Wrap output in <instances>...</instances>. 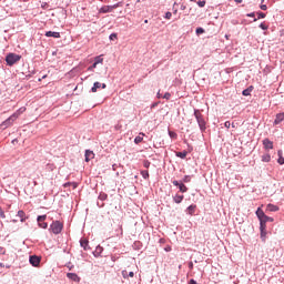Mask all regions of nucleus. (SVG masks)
Instances as JSON below:
<instances>
[{
    "label": "nucleus",
    "instance_id": "a19ab883",
    "mask_svg": "<svg viewBox=\"0 0 284 284\" xmlns=\"http://www.w3.org/2000/svg\"><path fill=\"white\" fill-rule=\"evenodd\" d=\"M109 39H110L111 41L114 40V39H116V33H111L110 37H109Z\"/></svg>",
    "mask_w": 284,
    "mask_h": 284
},
{
    "label": "nucleus",
    "instance_id": "7ed1b4c3",
    "mask_svg": "<svg viewBox=\"0 0 284 284\" xmlns=\"http://www.w3.org/2000/svg\"><path fill=\"white\" fill-rule=\"evenodd\" d=\"M21 61V55L17 53H9L6 57V63L7 65H14V63H19Z\"/></svg>",
    "mask_w": 284,
    "mask_h": 284
},
{
    "label": "nucleus",
    "instance_id": "603ef678",
    "mask_svg": "<svg viewBox=\"0 0 284 284\" xmlns=\"http://www.w3.org/2000/svg\"><path fill=\"white\" fill-rule=\"evenodd\" d=\"M18 216H19L20 221H23V216L22 215H18Z\"/></svg>",
    "mask_w": 284,
    "mask_h": 284
},
{
    "label": "nucleus",
    "instance_id": "49530a36",
    "mask_svg": "<svg viewBox=\"0 0 284 284\" xmlns=\"http://www.w3.org/2000/svg\"><path fill=\"white\" fill-rule=\"evenodd\" d=\"M189 284H197L195 280H190Z\"/></svg>",
    "mask_w": 284,
    "mask_h": 284
},
{
    "label": "nucleus",
    "instance_id": "dca6fc26",
    "mask_svg": "<svg viewBox=\"0 0 284 284\" xmlns=\"http://www.w3.org/2000/svg\"><path fill=\"white\" fill-rule=\"evenodd\" d=\"M67 276L68 278H70L71 281H74L75 283H79L80 281L79 275H77V273H68Z\"/></svg>",
    "mask_w": 284,
    "mask_h": 284
},
{
    "label": "nucleus",
    "instance_id": "f704fd0d",
    "mask_svg": "<svg viewBox=\"0 0 284 284\" xmlns=\"http://www.w3.org/2000/svg\"><path fill=\"white\" fill-rule=\"evenodd\" d=\"M260 28H261V30H267L270 27L267 24H265L264 22H262L260 24Z\"/></svg>",
    "mask_w": 284,
    "mask_h": 284
},
{
    "label": "nucleus",
    "instance_id": "3c124183",
    "mask_svg": "<svg viewBox=\"0 0 284 284\" xmlns=\"http://www.w3.org/2000/svg\"><path fill=\"white\" fill-rule=\"evenodd\" d=\"M68 186H70V182H67V183L64 184V187H68Z\"/></svg>",
    "mask_w": 284,
    "mask_h": 284
},
{
    "label": "nucleus",
    "instance_id": "09e8293b",
    "mask_svg": "<svg viewBox=\"0 0 284 284\" xmlns=\"http://www.w3.org/2000/svg\"><path fill=\"white\" fill-rule=\"evenodd\" d=\"M235 3H243V0H234Z\"/></svg>",
    "mask_w": 284,
    "mask_h": 284
},
{
    "label": "nucleus",
    "instance_id": "5701e85b",
    "mask_svg": "<svg viewBox=\"0 0 284 284\" xmlns=\"http://www.w3.org/2000/svg\"><path fill=\"white\" fill-rule=\"evenodd\" d=\"M80 245L83 247V250H88V240H81Z\"/></svg>",
    "mask_w": 284,
    "mask_h": 284
},
{
    "label": "nucleus",
    "instance_id": "f03ea898",
    "mask_svg": "<svg viewBox=\"0 0 284 284\" xmlns=\"http://www.w3.org/2000/svg\"><path fill=\"white\" fill-rule=\"evenodd\" d=\"M194 116L196 119L200 131L205 132V130H207V123L205 122V118H203V113H201V110L194 109Z\"/></svg>",
    "mask_w": 284,
    "mask_h": 284
},
{
    "label": "nucleus",
    "instance_id": "423d86ee",
    "mask_svg": "<svg viewBox=\"0 0 284 284\" xmlns=\"http://www.w3.org/2000/svg\"><path fill=\"white\" fill-rule=\"evenodd\" d=\"M17 121L16 115L9 116L7 120H4L0 125L6 130V128H10L14 122Z\"/></svg>",
    "mask_w": 284,
    "mask_h": 284
},
{
    "label": "nucleus",
    "instance_id": "c9c22d12",
    "mask_svg": "<svg viewBox=\"0 0 284 284\" xmlns=\"http://www.w3.org/2000/svg\"><path fill=\"white\" fill-rule=\"evenodd\" d=\"M199 8H205V0L203 1H197Z\"/></svg>",
    "mask_w": 284,
    "mask_h": 284
},
{
    "label": "nucleus",
    "instance_id": "4d7b16f0",
    "mask_svg": "<svg viewBox=\"0 0 284 284\" xmlns=\"http://www.w3.org/2000/svg\"><path fill=\"white\" fill-rule=\"evenodd\" d=\"M225 39H230V36H225Z\"/></svg>",
    "mask_w": 284,
    "mask_h": 284
},
{
    "label": "nucleus",
    "instance_id": "72a5a7b5",
    "mask_svg": "<svg viewBox=\"0 0 284 284\" xmlns=\"http://www.w3.org/2000/svg\"><path fill=\"white\" fill-rule=\"evenodd\" d=\"M97 68V63L93 62L91 67L88 68L89 72H94V69Z\"/></svg>",
    "mask_w": 284,
    "mask_h": 284
},
{
    "label": "nucleus",
    "instance_id": "4c0bfd02",
    "mask_svg": "<svg viewBox=\"0 0 284 284\" xmlns=\"http://www.w3.org/2000/svg\"><path fill=\"white\" fill-rule=\"evenodd\" d=\"M255 214H265V212L263 211V209L257 207V210L255 211Z\"/></svg>",
    "mask_w": 284,
    "mask_h": 284
},
{
    "label": "nucleus",
    "instance_id": "b1692460",
    "mask_svg": "<svg viewBox=\"0 0 284 284\" xmlns=\"http://www.w3.org/2000/svg\"><path fill=\"white\" fill-rule=\"evenodd\" d=\"M94 63L95 65H99V63H103V58H101V55L95 57Z\"/></svg>",
    "mask_w": 284,
    "mask_h": 284
},
{
    "label": "nucleus",
    "instance_id": "6e6552de",
    "mask_svg": "<svg viewBox=\"0 0 284 284\" xmlns=\"http://www.w3.org/2000/svg\"><path fill=\"white\" fill-rule=\"evenodd\" d=\"M101 88H102V90H105L108 88V85L105 83L94 82L93 87L91 88V92L94 93V92H97Z\"/></svg>",
    "mask_w": 284,
    "mask_h": 284
},
{
    "label": "nucleus",
    "instance_id": "c03bdc74",
    "mask_svg": "<svg viewBox=\"0 0 284 284\" xmlns=\"http://www.w3.org/2000/svg\"><path fill=\"white\" fill-rule=\"evenodd\" d=\"M246 17H250V18L255 17V13L254 12L247 13Z\"/></svg>",
    "mask_w": 284,
    "mask_h": 284
},
{
    "label": "nucleus",
    "instance_id": "393cba45",
    "mask_svg": "<svg viewBox=\"0 0 284 284\" xmlns=\"http://www.w3.org/2000/svg\"><path fill=\"white\" fill-rule=\"evenodd\" d=\"M265 13H263V12H258L257 13V18H254V20L253 21H258V19H265Z\"/></svg>",
    "mask_w": 284,
    "mask_h": 284
},
{
    "label": "nucleus",
    "instance_id": "864d4df0",
    "mask_svg": "<svg viewBox=\"0 0 284 284\" xmlns=\"http://www.w3.org/2000/svg\"><path fill=\"white\" fill-rule=\"evenodd\" d=\"M18 214H23V211L22 210L18 211Z\"/></svg>",
    "mask_w": 284,
    "mask_h": 284
},
{
    "label": "nucleus",
    "instance_id": "aec40b11",
    "mask_svg": "<svg viewBox=\"0 0 284 284\" xmlns=\"http://www.w3.org/2000/svg\"><path fill=\"white\" fill-rule=\"evenodd\" d=\"M143 136H144V134H143V133H140L138 136H135L134 143H135L136 145H139V143H142V142H143Z\"/></svg>",
    "mask_w": 284,
    "mask_h": 284
},
{
    "label": "nucleus",
    "instance_id": "ddd939ff",
    "mask_svg": "<svg viewBox=\"0 0 284 284\" xmlns=\"http://www.w3.org/2000/svg\"><path fill=\"white\" fill-rule=\"evenodd\" d=\"M284 121V113H277L274 120V125H278Z\"/></svg>",
    "mask_w": 284,
    "mask_h": 284
},
{
    "label": "nucleus",
    "instance_id": "6e6d98bb",
    "mask_svg": "<svg viewBox=\"0 0 284 284\" xmlns=\"http://www.w3.org/2000/svg\"><path fill=\"white\" fill-rule=\"evenodd\" d=\"M0 214H3V210H1V207H0Z\"/></svg>",
    "mask_w": 284,
    "mask_h": 284
},
{
    "label": "nucleus",
    "instance_id": "f8f14e48",
    "mask_svg": "<svg viewBox=\"0 0 284 284\" xmlns=\"http://www.w3.org/2000/svg\"><path fill=\"white\" fill-rule=\"evenodd\" d=\"M45 37H52L53 39H61V33L57 31H47Z\"/></svg>",
    "mask_w": 284,
    "mask_h": 284
},
{
    "label": "nucleus",
    "instance_id": "cd10ccee",
    "mask_svg": "<svg viewBox=\"0 0 284 284\" xmlns=\"http://www.w3.org/2000/svg\"><path fill=\"white\" fill-rule=\"evenodd\" d=\"M141 175H142L144 179H150V172H148V171H141Z\"/></svg>",
    "mask_w": 284,
    "mask_h": 284
},
{
    "label": "nucleus",
    "instance_id": "680f3d73",
    "mask_svg": "<svg viewBox=\"0 0 284 284\" xmlns=\"http://www.w3.org/2000/svg\"><path fill=\"white\" fill-rule=\"evenodd\" d=\"M144 23H148V20H145Z\"/></svg>",
    "mask_w": 284,
    "mask_h": 284
},
{
    "label": "nucleus",
    "instance_id": "e2e57ef3",
    "mask_svg": "<svg viewBox=\"0 0 284 284\" xmlns=\"http://www.w3.org/2000/svg\"><path fill=\"white\" fill-rule=\"evenodd\" d=\"M190 1H196V0H190Z\"/></svg>",
    "mask_w": 284,
    "mask_h": 284
},
{
    "label": "nucleus",
    "instance_id": "9b49d317",
    "mask_svg": "<svg viewBox=\"0 0 284 284\" xmlns=\"http://www.w3.org/2000/svg\"><path fill=\"white\" fill-rule=\"evenodd\" d=\"M264 150H274V142H272L270 139L263 140Z\"/></svg>",
    "mask_w": 284,
    "mask_h": 284
},
{
    "label": "nucleus",
    "instance_id": "8fccbe9b",
    "mask_svg": "<svg viewBox=\"0 0 284 284\" xmlns=\"http://www.w3.org/2000/svg\"><path fill=\"white\" fill-rule=\"evenodd\" d=\"M0 252H2V254H6V250H3V247H0Z\"/></svg>",
    "mask_w": 284,
    "mask_h": 284
},
{
    "label": "nucleus",
    "instance_id": "a211bd4d",
    "mask_svg": "<svg viewBox=\"0 0 284 284\" xmlns=\"http://www.w3.org/2000/svg\"><path fill=\"white\" fill-rule=\"evenodd\" d=\"M252 90H254V87H248L247 89L243 90L242 94L243 97H250L252 94Z\"/></svg>",
    "mask_w": 284,
    "mask_h": 284
},
{
    "label": "nucleus",
    "instance_id": "a18cd8bd",
    "mask_svg": "<svg viewBox=\"0 0 284 284\" xmlns=\"http://www.w3.org/2000/svg\"><path fill=\"white\" fill-rule=\"evenodd\" d=\"M129 277H130V278H134V272H130V273H129Z\"/></svg>",
    "mask_w": 284,
    "mask_h": 284
},
{
    "label": "nucleus",
    "instance_id": "de8ad7c7",
    "mask_svg": "<svg viewBox=\"0 0 284 284\" xmlns=\"http://www.w3.org/2000/svg\"><path fill=\"white\" fill-rule=\"evenodd\" d=\"M156 97H158V99H161V91H159L158 93H156Z\"/></svg>",
    "mask_w": 284,
    "mask_h": 284
},
{
    "label": "nucleus",
    "instance_id": "2f4dec72",
    "mask_svg": "<svg viewBox=\"0 0 284 284\" xmlns=\"http://www.w3.org/2000/svg\"><path fill=\"white\" fill-rule=\"evenodd\" d=\"M169 136L170 139H176V132H173V131H169Z\"/></svg>",
    "mask_w": 284,
    "mask_h": 284
},
{
    "label": "nucleus",
    "instance_id": "bb28decb",
    "mask_svg": "<svg viewBox=\"0 0 284 284\" xmlns=\"http://www.w3.org/2000/svg\"><path fill=\"white\" fill-rule=\"evenodd\" d=\"M195 210H196V205H194V204H192L187 207V211L190 214H192V212H195Z\"/></svg>",
    "mask_w": 284,
    "mask_h": 284
},
{
    "label": "nucleus",
    "instance_id": "4be33fe9",
    "mask_svg": "<svg viewBox=\"0 0 284 284\" xmlns=\"http://www.w3.org/2000/svg\"><path fill=\"white\" fill-rule=\"evenodd\" d=\"M184 196L183 195H180V194H176L173 200H174V203H181L183 201Z\"/></svg>",
    "mask_w": 284,
    "mask_h": 284
},
{
    "label": "nucleus",
    "instance_id": "2eb2a0df",
    "mask_svg": "<svg viewBox=\"0 0 284 284\" xmlns=\"http://www.w3.org/2000/svg\"><path fill=\"white\" fill-rule=\"evenodd\" d=\"M23 112H26V106H21L20 109H18L11 116H16L14 119L18 120L19 116L23 114Z\"/></svg>",
    "mask_w": 284,
    "mask_h": 284
},
{
    "label": "nucleus",
    "instance_id": "37998d69",
    "mask_svg": "<svg viewBox=\"0 0 284 284\" xmlns=\"http://www.w3.org/2000/svg\"><path fill=\"white\" fill-rule=\"evenodd\" d=\"M261 10H267V4H261Z\"/></svg>",
    "mask_w": 284,
    "mask_h": 284
},
{
    "label": "nucleus",
    "instance_id": "c756f323",
    "mask_svg": "<svg viewBox=\"0 0 284 284\" xmlns=\"http://www.w3.org/2000/svg\"><path fill=\"white\" fill-rule=\"evenodd\" d=\"M190 181H192V178L190 175H185L183 178V183H190Z\"/></svg>",
    "mask_w": 284,
    "mask_h": 284
},
{
    "label": "nucleus",
    "instance_id": "a878e982",
    "mask_svg": "<svg viewBox=\"0 0 284 284\" xmlns=\"http://www.w3.org/2000/svg\"><path fill=\"white\" fill-rule=\"evenodd\" d=\"M278 160H277V163L280 164V165H284V158L281 155V151H278Z\"/></svg>",
    "mask_w": 284,
    "mask_h": 284
},
{
    "label": "nucleus",
    "instance_id": "39448f33",
    "mask_svg": "<svg viewBox=\"0 0 284 284\" xmlns=\"http://www.w3.org/2000/svg\"><path fill=\"white\" fill-rule=\"evenodd\" d=\"M119 8V3L112 4V6H103L100 10V14H108V12H112V10H116Z\"/></svg>",
    "mask_w": 284,
    "mask_h": 284
},
{
    "label": "nucleus",
    "instance_id": "e433bc0d",
    "mask_svg": "<svg viewBox=\"0 0 284 284\" xmlns=\"http://www.w3.org/2000/svg\"><path fill=\"white\" fill-rule=\"evenodd\" d=\"M150 165H151L150 161H148V160H144V161H143V166H144V168L148 169V168H150Z\"/></svg>",
    "mask_w": 284,
    "mask_h": 284
},
{
    "label": "nucleus",
    "instance_id": "6ab92c4d",
    "mask_svg": "<svg viewBox=\"0 0 284 284\" xmlns=\"http://www.w3.org/2000/svg\"><path fill=\"white\" fill-rule=\"evenodd\" d=\"M262 161L263 163H270V161H272V155H270L268 153L263 154Z\"/></svg>",
    "mask_w": 284,
    "mask_h": 284
},
{
    "label": "nucleus",
    "instance_id": "0eeeda50",
    "mask_svg": "<svg viewBox=\"0 0 284 284\" xmlns=\"http://www.w3.org/2000/svg\"><path fill=\"white\" fill-rule=\"evenodd\" d=\"M29 262L33 267H39V265H41V257L37 255H31L29 258Z\"/></svg>",
    "mask_w": 284,
    "mask_h": 284
},
{
    "label": "nucleus",
    "instance_id": "1a4fd4ad",
    "mask_svg": "<svg viewBox=\"0 0 284 284\" xmlns=\"http://www.w3.org/2000/svg\"><path fill=\"white\" fill-rule=\"evenodd\" d=\"M173 185H175V187H179L180 192H182L183 194L185 192H187V186H185V184L183 182H179V181L174 180Z\"/></svg>",
    "mask_w": 284,
    "mask_h": 284
},
{
    "label": "nucleus",
    "instance_id": "5fc2aeb1",
    "mask_svg": "<svg viewBox=\"0 0 284 284\" xmlns=\"http://www.w3.org/2000/svg\"><path fill=\"white\" fill-rule=\"evenodd\" d=\"M190 267H194V264L192 262L190 263Z\"/></svg>",
    "mask_w": 284,
    "mask_h": 284
},
{
    "label": "nucleus",
    "instance_id": "13d9d810",
    "mask_svg": "<svg viewBox=\"0 0 284 284\" xmlns=\"http://www.w3.org/2000/svg\"><path fill=\"white\" fill-rule=\"evenodd\" d=\"M152 108H156V104H152Z\"/></svg>",
    "mask_w": 284,
    "mask_h": 284
},
{
    "label": "nucleus",
    "instance_id": "f3484780",
    "mask_svg": "<svg viewBox=\"0 0 284 284\" xmlns=\"http://www.w3.org/2000/svg\"><path fill=\"white\" fill-rule=\"evenodd\" d=\"M266 212H278V206L274 204H267Z\"/></svg>",
    "mask_w": 284,
    "mask_h": 284
},
{
    "label": "nucleus",
    "instance_id": "7c9ffc66",
    "mask_svg": "<svg viewBox=\"0 0 284 284\" xmlns=\"http://www.w3.org/2000/svg\"><path fill=\"white\" fill-rule=\"evenodd\" d=\"M172 98V94L170 92L164 93L163 99H166V101H170Z\"/></svg>",
    "mask_w": 284,
    "mask_h": 284
},
{
    "label": "nucleus",
    "instance_id": "58836bf2",
    "mask_svg": "<svg viewBox=\"0 0 284 284\" xmlns=\"http://www.w3.org/2000/svg\"><path fill=\"white\" fill-rule=\"evenodd\" d=\"M123 278H129V273L126 270L122 271Z\"/></svg>",
    "mask_w": 284,
    "mask_h": 284
},
{
    "label": "nucleus",
    "instance_id": "9d476101",
    "mask_svg": "<svg viewBox=\"0 0 284 284\" xmlns=\"http://www.w3.org/2000/svg\"><path fill=\"white\" fill-rule=\"evenodd\" d=\"M43 221H45V215L38 216V225H39V227H42V230H47L48 229V223H45Z\"/></svg>",
    "mask_w": 284,
    "mask_h": 284
},
{
    "label": "nucleus",
    "instance_id": "20e7f679",
    "mask_svg": "<svg viewBox=\"0 0 284 284\" xmlns=\"http://www.w3.org/2000/svg\"><path fill=\"white\" fill-rule=\"evenodd\" d=\"M50 230L53 234H61L63 231V222L55 221L51 224Z\"/></svg>",
    "mask_w": 284,
    "mask_h": 284
},
{
    "label": "nucleus",
    "instance_id": "473e14b6",
    "mask_svg": "<svg viewBox=\"0 0 284 284\" xmlns=\"http://www.w3.org/2000/svg\"><path fill=\"white\" fill-rule=\"evenodd\" d=\"M196 34H203V32H205V29L204 28H197L195 30Z\"/></svg>",
    "mask_w": 284,
    "mask_h": 284
},
{
    "label": "nucleus",
    "instance_id": "79ce46f5",
    "mask_svg": "<svg viewBox=\"0 0 284 284\" xmlns=\"http://www.w3.org/2000/svg\"><path fill=\"white\" fill-rule=\"evenodd\" d=\"M230 125H232V123H230V121H226V122L224 123V126H225L227 130H230Z\"/></svg>",
    "mask_w": 284,
    "mask_h": 284
},
{
    "label": "nucleus",
    "instance_id": "f257e3e1",
    "mask_svg": "<svg viewBox=\"0 0 284 284\" xmlns=\"http://www.w3.org/2000/svg\"><path fill=\"white\" fill-rule=\"evenodd\" d=\"M257 219L260 221V236L262 242L265 243V241H267V223H273L274 219L267 216L266 214H257Z\"/></svg>",
    "mask_w": 284,
    "mask_h": 284
},
{
    "label": "nucleus",
    "instance_id": "4468645a",
    "mask_svg": "<svg viewBox=\"0 0 284 284\" xmlns=\"http://www.w3.org/2000/svg\"><path fill=\"white\" fill-rule=\"evenodd\" d=\"M84 156H85V162L89 163V161H92V159H94V152L87 150Z\"/></svg>",
    "mask_w": 284,
    "mask_h": 284
},
{
    "label": "nucleus",
    "instance_id": "ea45409f",
    "mask_svg": "<svg viewBox=\"0 0 284 284\" xmlns=\"http://www.w3.org/2000/svg\"><path fill=\"white\" fill-rule=\"evenodd\" d=\"M165 19H172V12L168 11V12L165 13Z\"/></svg>",
    "mask_w": 284,
    "mask_h": 284
},
{
    "label": "nucleus",
    "instance_id": "bf43d9fd",
    "mask_svg": "<svg viewBox=\"0 0 284 284\" xmlns=\"http://www.w3.org/2000/svg\"><path fill=\"white\" fill-rule=\"evenodd\" d=\"M165 250H166V252H170L171 248H165Z\"/></svg>",
    "mask_w": 284,
    "mask_h": 284
},
{
    "label": "nucleus",
    "instance_id": "c85d7f7f",
    "mask_svg": "<svg viewBox=\"0 0 284 284\" xmlns=\"http://www.w3.org/2000/svg\"><path fill=\"white\" fill-rule=\"evenodd\" d=\"M108 199V194H105V193H100V195H99V200L100 201H105Z\"/></svg>",
    "mask_w": 284,
    "mask_h": 284
},
{
    "label": "nucleus",
    "instance_id": "412c9836",
    "mask_svg": "<svg viewBox=\"0 0 284 284\" xmlns=\"http://www.w3.org/2000/svg\"><path fill=\"white\" fill-rule=\"evenodd\" d=\"M175 156L179 159H185V156H187V151L176 152Z\"/></svg>",
    "mask_w": 284,
    "mask_h": 284
},
{
    "label": "nucleus",
    "instance_id": "052dcab7",
    "mask_svg": "<svg viewBox=\"0 0 284 284\" xmlns=\"http://www.w3.org/2000/svg\"><path fill=\"white\" fill-rule=\"evenodd\" d=\"M45 77H48V75H43L42 79H45Z\"/></svg>",
    "mask_w": 284,
    "mask_h": 284
}]
</instances>
